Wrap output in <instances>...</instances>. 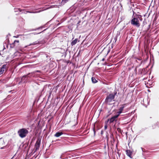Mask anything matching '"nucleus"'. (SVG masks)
<instances>
[{
  "label": "nucleus",
  "instance_id": "nucleus-1",
  "mask_svg": "<svg viewBox=\"0 0 159 159\" xmlns=\"http://www.w3.org/2000/svg\"><path fill=\"white\" fill-rule=\"evenodd\" d=\"M117 94V91L115 90L112 93L110 94L107 95L105 100V102L106 104L110 105V103L114 101L115 95Z\"/></svg>",
  "mask_w": 159,
  "mask_h": 159
},
{
  "label": "nucleus",
  "instance_id": "nucleus-2",
  "mask_svg": "<svg viewBox=\"0 0 159 159\" xmlns=\"http://www.w3.org/2000/svg\"><path fill=\"white\" fill-rule=\"evenodd\" d=\"M131 23L132 25L135 26L137 27H139L140 26L139 20L137 18L136 16H135L134 11H133V14L131 20Z\"/></svg>",
  "mask_w": 159,
  "mask_h": 159
},
{
  "label": "nucleus",
  "instance_id": "nucleus-3",
  "mask_svg": "<svg viewBox=\"0 0 159 159\" xmlns=\"http://www.w3.org/2000/svg\"><path fill=\"white\" fill-rule=\"evenodd\" d=\"M28 133V131L26 129L22 128L18 130L17 133L20 138H23L26 136Z\"/></svg>",
  "mask_w": 159,
  "mask_h": 159
},
{
  "label": "nucleus",
  "instance_id": "nucleus-4",
  "mask_svg": "<svg viewBox=\"0 0 159 159\" xmlns=\"http://www.w3.org/2000/svg\"><path fill=\"white\" fill-rule=\"evenodd\" d=\"M41 138L39 137L37 138L36 143L35 145V148L36 150H38L40 147L41 141Z\"/></svg>",
  "mask_w": 159,
  "mask_h": 159
},
{
  "label": "nucleus",
  "instance_id": "nucleus-5",
  "mask_svg": "<svg viewBox=\"0 0 159 159\" xmlns=\"http://www.w3.org/2000/svg\"><path fill=\"white\" fill-rule=\"evenodd\" d=\"M7 64L3 65L0 68V75L2 74L6 69Z\"/></svg>",
  "mask_w": 159,
  "mask_h": 159
},
{
  "label": "nucleus",
  "instance_id": "nucleus-6",
  "mask_svg": "<svg viewBox=\"0 0 159 159\" xmlns=\"http://www.w3.org/2000/svg\"><path fill=\"white\" fill-rule=\"evenodd\" d=\"M28 79L27 78L26 75H25L22 77L20 82L23 83H25L26 82V80Z\"/></svg>",
  "mask_w": 159,
  "mask_h": 159
},
{
  "label": "nucleus",
  "instance_id": "nucleus-7",
  "mask_svg": "<svg viewBox=\"0 0 159 159\" xmlns=\"http://www.w3.org/2000/svg\"><path fill=\"white\" fill-rule=\"evenodd\" d=\"M27 78H31L32 77H34L35 76V72H33L31 73H29L27 75H26Z\"/></svg>",
  "mask_w": 159,
  "mask_h": 159
},
{
  "label": "nucleus",
  "instance_id": "nucleus-8",
  "mask_svg": "<svg viewBox=\"0 0 159 159\" xmlns=\"http://www.w3.org/2000/svg\"><path fill=\"white\" fill-rule=\"evenodd\" d=\"M126 153L127 155L129 156L130 158H132V157L131 156L132 153V152L129 150H127L126 151Z\"/></svg>",
  "mask_w": 159,
  "mask_h": 159
},
{
  "label": "nucleus",
  "instance_id": "nucleus-9",
  "mask_svg": "<svg viewBox=\"0 0 159 159\" xmlns=\"http://www.w3.org/2000/svg\"><path fill=\"white\" fill-rule=\"evenodd\" d=\"M143 105L146 107H147V105L148 104L149 102L148 100L146 99H144L143 101V102L142 103Z\"/></svg>",
  "mask_w": 159,
  "mask_h": 159
},
{
  "label": "nucleus",
  "instance_id": "nucleus-10",
  "mask_svg": "<svg viewBox=\"0 0 159 159\" xmlns=\"http://www.w3.org/2000/svg\"><path fill=\"white\" fill-rule=\"evenodd\" d=\"M63 134V133L62 132H57L54 135V136L56 137H58Z\"/></svg>",
  "mask_w": 159,
  "mask_h": 159
},
{
  "label": "nucleus",
  "instance_id": "nucleus-11",
  "mask_svg": "<svg viewBox=\"0 0 159 159\" xmlns=\"http://www.w3.org/2000/svg\"><path fill=\"white\" fill-rule=\"evenodd\" d=\"M134 13L135 15V16H136L137 18L140 21H142L143 20V19L142 18V16L140 15L137 14L135 12H134Z\"/></svg>",
  "mask_w": 159,
  "mask_h": 159
},
{
  "label": "nucleus",
  "instance_id": "nucleus-12",
  "mask_svg": "<svg viewBox=\"0 0 159 159\" xmlns=\"http://www.w3.org/2000/svg\"><path fill=\"white\" fill-rule=\"evenodd\" d=\"M116 121V119L114 116L111 117V118L109 119V123L110 124L113 122L114 121Z\"/></svg>",
  "mask_w": 159,
  "mask_h": 159
},
{
  "label": "nucleus",
  "instance_id": "nucleus-13",
  "mask_svg": "<svg viewBox=\"0 0 159 159\" xmlns=\"http://www.w3.org/2000/svg\"><path fill=\"white\" fill-rule=\"evenodd\" d=\"M19 43V41L18 40H15L14 41L13 43L11 45V48H14L15 46V44L16 43Z\"/></svg>",
  "mask_w": 159,
  "mask_h": 159
},
{
  "label": "nucleus",
  "instance_id": "nucleus-14",
  "mask_svg": "<svg viewBox=\"0 0 159 159\" xmlns=\"http://www.w3.org/2000/svg\"><path fill=\"white\" fill-rule=\"evenodd\" d=\"M78 41V39H75L72 41L71 43V45L72 46H73L74 45H75V44H76L77 42Z\"/></svg>",
  "mask_w": 159,
  "mask_h": 159
},
{
  "label": "nucleus",
  "instance_id": "nucleus-15",
  "mask_svg": "<svg viewBox=\"0 0 159 159\" xmlns=\"http://www.w3.org/2000/svg\"><path fill=\"white\" fill-rule=\"evenodd\" d=\"M70 0H62L61 2V5H63L67 2L70 1Z\"/></svg>",
  "mask_w": 159,
  "mask_h": 159
},
{
  "label": "nucleus",
  "instance_id": "nucleus-16",
  "mask_svg": "<svg viewBox=\"0 0 159 159\" xmlns=\"http://www.w3.org/2000/svg\"><path fill=\"white\" fill-rule=\"evenodd\" d=\"M43 8H44V7H43L42 8H41L40 9H41V10H39V11H35V12H31V11H27V12H29V13H39L40 12H41V11H43V10H44V9H43Z\"/></svg>",
  "mask_w": 159,
  "mask_h": 159
},
{
  "label": "nucleus",
  "instance_id": "nucleus-17",
  "mask_svg": "<svg viewBox=\"0 0 159 159\" xmlns=\"http://www.w3.org/2000/svg\"><path fill=\"white\" fill-rule=\"evenodd\" d=\"M57 5H51L50 7H49L46 8H44L43 10H45L48 9L57 7Z\"/></svg>",
  "mask_w": 159,
  "mask_h": 159
},
{
  "label": "nucleus",
  "instance_id": "nucleus-18",
  "mask_svg": "<svg viewBox=\"0 0 159 159\" xmlns=\"http://www.w3.org/2000/svg\"><path fill=\"white\" fill-rule=\"evenodd\" d=\"M125 105H120V107H119V110L123 111L124 108H125Z\"/></svg>",
  "mask_w": 159,
  "mask_h": 159
},
{
  "label": "nucleus",
  "instance_id": "nucleus-19",
  "mask_svg": "<svg viewBox=\"0 0 159 159\" xmlns=\"http://www.w3.org/2000/svg\"><path fill=\"white\" fill-rule=\"evenodd\" d=\"M22 10L20 8H14V11L15 12H20Z\"/></svg>",
  "mask_w": 159,
  "mask_h": 159
},
{
  "label": "nucleus",
  "instance_id": "nucleus-20",
  "mask_svg": "<svg viewBox=\"0 0 159 159\" xmlns=\"http://www.w3.org/2000/svg\"><path fill=\"white\" fill-rule=\"evenodd\" d=\"M92 81L93 83H95L98 82V81L95 78L92 77L91 78Z\"/></svg>",
  "mask_w": 159,
  "mask_h": 159
},
{
  "label": "nucleus",
  "instance_id": "nucleus-21",
  "mask_svg": "<svg viewBox=\"0 0 159 159\" xmlns=\"http://www.w3.org/2000/svg\"><path fill=\"white\" fill-rule=\"evenodd\" d=\"M37 43H40L39 42V41H37L30 44L28 46H30L31 45H35L37 44Z\"/></svg>",
  "mask_w": 159,
  "mask_h": 159
},
{
  "label": "nucleus",
  "instance_id": "nucleus-22",
  "mask_svg": "<svg viewBox=\"0 0 159 159\" xmlns=\"http://www.w3.org/2000/svg\"><path fill=\"white\" fill-rule=\"evenodd\" d=\"M43 31L40 32H38V33H37L36 32H34L31 33L30 34V35H31V34H34V35L38 34H39L41 33H42Z\"/></svg>",
  "mask_w": 159,
  "mask_h": 159
},
{
  "label": "nucleus",
  "instance_id": "nucleus-23",
  "mask_svg": "<svg viewBox=\"0 0 159 159\" xmlns=\"http://www.w3.org/2000/svg\"><path fill=\"white\" fill-rule=\"evenodd\" d=\"M41 28H42V27H38V28H36L35 29H30V31H35L38 30L39 29H40Z\"/></svg>",
  "mask_w": 159,
  "mask_h": 159
},
{
  "label": "nucleus",
  "instance_id": "nucleus-24",
  "mask_svg": "<svg viewBox=\"0 0 159 159\" xmlns=\"http://www.w3.org/2000/svg\"><path fill=\"white\" fill-rule=\"evenodd\" d=\"M157 126V125L156 124H154L152 125V129H154L156 128Z\"/></svg>",
  "mask_w": 159,
  "mask_h": 159
},
{
  "label": "nucleus",
  "instance_id": "nucleus-25",
  "mask_svg": "<svg viewBox=\"0 0 159 159\" xmlns=\"http://www.w3.org/2000/svg\"><path fill=\"white\" fill-rule=\"evenodd\" d=\"M8 147H7V145L3 147H1L0 149H6L8 148Z\"/></svg>",
  "mask_w": 159,
  "mask_h": 159
},
{
  "label": "nucleus",
  "instance_id": "nucleus-26",
  "mask_svg": "<svg viewBox=\"0 0 159 159\" xmlns=\"http://www.w3.org/2000/svg\"><path fill=\"white\" fill-rule=\"evenodd\" d=\"M120 115V114L117 113V115H115L114 116L116 119Z\"/></svg>",
  "mask_w": 159,
  "mask_h": 159
},
{
  "label": "nucleus",
  "instance_id": "nucleus-27",
  "mask_svg": "<svg viewBox=\"0 0 159 159\" xmlns=\"http://www.w3.org/2000/svg\"><path fill=\"white\" fill-rule=\"evenodd\" d=\"M109 121V119H107V121H106L105 122V124L107 125V123Z\"/></svg>",
  "mask_w": 159,
  "mask_h": 159
},
{
  "label": "nucleus",
  "instance_id": "nucleus-28",
  "mask_svg": "<svg viewBox=\"0 0 159 159\" xmlns=\"http://www.w3.org/2000/svg\"><path fill=\"white\" fill-rule=\"evenodd\" d=\"M117 130L119 132H121V129L120 128H118L117 129Z\"/></svg>",
  "mask_w": 159,
  "mask_h": 159
},
{
  "label": "nucleus",
  "instance_id": "nucleus-29",
  "mask_svg": "<svg viewBox=\"0 0 159 159\" xmlns=\"http://www.w3.org/2000/svg\"><path fill=\"white\" fill-rule=\"evenodd\" d=\"M93 131L94 132V135L95 136L96 134V131L94 127L93 128Z\"/></svg>",
  "mask_w": 159,
  "mask_h": 159
},
{
  "label": "nucleus",
  "instance_id": "nucleus-30",
  "mask_svg": "<svg viewBox=\"0 0 159 159\" xmlns=\"http://www.w3.org/2000/svg\"><path fill=\"white\" fill-rule=\"evenodd\" d=\"M122 111H121L119 110V111L117 112V113L119 114H120L121 113H122Z\"/></svg>",
  "mask_w": 159,
  "mask_h": 159
},
{
  "label": "nucleus",
  "instance_id": "nucleus-31",
  "mask_svg": "<svg viewBox=\"0 0 159 159\" xmlns=\"http://www.w3.org/2000/svg\"><path fill=\"white\" fill-rule=\"evenodd\" d=\"M107 124H105V126H104V129H106L107 128Z\"/></svg>",
  "mask_w": 159,
  "mask_h": 159
},
{
  "label": "nucleus",
  "instance_id": "nucleus-32",
  "mask_svg": "<svg viewBox=\"0 0 159 159\" xmlns=\"http://www.w3.org/2000/svg\"><path fill=\"white\" fill-rule=\"evenodd\" d=\"M117 37H116L114 38V40L115 41V42H116L117 40Z\"/></svg>",
  "mask_w": 159,
  "mask_h": 159
},
{
  "label": "nucleus",
  "instance_id": "nucleus-33",
  "mask_svg": "<svg viewBox=\"0 0 159 159\" xmlns=\"http://www.w3.org/2000/svg\"><path fill=\"white\" fill-rule=\"evenodd\" d=\"M40 72V71L39 70H36V71H34V72H35V75L36 72Z\"/></svg>",
  "mask_w": 159,
  "mask_h": 159
},
{
  "label": "nucleus",
  "instance_id": "nucleus-34",
  "mask_svg": "<svg viewBox=\"0 0 159 159\" xmlns=\"http://www.w3.org/2000/svg\"><path fill=\"white\" fill-rule=\"evenodd\" d=\"M19 37V36L18 35H17V36H14V37H15V38H18V37Z\"/></svg>",
  "mask_w": 159,
  "mask_h": 159
},
{
  "label": "nucleus",
  "instance_id": "nucleus-35",
  "mask_svg": "<svg viewBox=\"0 0 159 159\" xmlns=\"http://www.w3.org/2000/svg\"><path fill=\"white\" fill-rule=\"evenodd\" d=\"M103 134V131L102 130L101 131V134Z\"/></svg>",
  "mask_w": 159,
  "mask_h": 159
},
{
  "label": "nucleus",
  "instance_id": "nucleus-36",
  "mask_svg": "<svg viewBox=\"0 0 159 159\" xmlns=\"http://www.w3.org/2000/svg\"><path fill=\"white\" fill-rule=\"evenodd\" d=\"M145 68H143V69H142V71H143V70H145Z\"/></svg>",
  "mask_w": 159,
  "mask_h": 159
},
{
  "label": "nucleus",
  "instance_id": "nucleus-37",
  "mask_svg": "<svg viewBox=\"0 0 159 159\" xmlns=\"http://www.w3.org/2000/svg\"><path fill=\"white\" fill-rule=\"evenodd\" d=\"M104 58H103V59H102V61H104Z\"/></svg>",
  "mask_w": 159,
  "mask_h": 159
},
{
  "label": "nucleus",
  "instance_id": "nucleus-38",
  "mask_svg": "<svg viewBox=\"0 0 159 159\" xmlns=\"http://www.w3.org/2000/svg\"><path fill=\"white\" fill-rule=\"evenodd\" d=\"M143 24H145V22H144V21H143Z\"/></svg>",
  "mask_w": 159,
  "mask_h": 159
},
{
  "label": "nucleus",
  "instance_id": "nucleus-39",
  "mask_svg": "<svg viewBox=\"0 0 159 159\" xmlns=\"http://www.w3.org/2000/svg\"><path fill=\"white\" fill-rule=\"evenodd\" d=\"M2 139V138H0V140L1 139Z\"/></svg>",
  "mask_w": 159,
  "mask_h": 159
},
{
  "label": "nucleus",
  "instance_id": "nucleus-40",
  "mask_svg": "<svg viewBox=\"0 0 159 159\" xmlns=\"http://www.w3.org/2000/svg\"><path fill=\"white\" fill-rule=\"evenodd\" d=\"M60 158H61V157H60Z\"/></svg>",
  "mask_w": 159,
  "mask_h": 159
},
{
  "label": "nucleus",
  "instance_id": "nucleus-41",
  "mask_svg": "<svg viewBox=\"0 0 159 159\" xmlns=\"http://www.w3.org/2000/svg\"><path fill=\"white\" fill-rule=\"evenodd\" d=\"M142 150H143V148H141Z\"/></svg>",
  "mask_w": 159,
  "mask_h": 159
},
{
  "label": "nucleus",
  "instance_id": "nucleus-42",
  "mask_svg": "<svg viewBox=\"0 0 159 159\" xmlns=\"http://www.w3.org/2000/svg\"><path fill=\"white\" fill-rule=\"evenodd\" d=\"M48 57V56H46V57Z\"/></svg>",
  "mask_w": 159,
  "mask_h": 159
}]
</instances>
